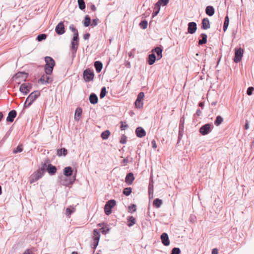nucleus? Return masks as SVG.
<instances>
[{
	"label": "nucleus",
	"instance_id": "21",
	"mask_svg": "<svg viewBox=\"0 0 254 254\" xmlns=\"http://www.w3.org/2000/svg\"><path fill=\"white\" fill-rule=\"evenodd\" d=\"M134 180V177L133 173L129 172L127 174L126 177L125 178V182L128 185H131L133 181Z\"/></svg>",
	"mask_w": 254,
	"mask_h": 254
},
{
	"label": "nucleus",
	"instance_id": "63",
	"mask_svg": "<svg viewBox=\"0 0 254 254\" xmlns=\"http://www.w3.org/2000/svg\"><path fill=\"white\" fill-rule=\"evenodd\" d=\"M201 114V112L200 111V109H197L196 110V115L197 116H199Z\"/></svg>",
	"mask_w": 254,
	"mask_h": 254
},
{
	"label": "nucleus",
	"instance_id": "1",
	"mask_svg": "<svg viewBox=\"0 0 254 254\" xmlns=\"http://www.w3.org/2000/svg\"><path fill=\"white\" fill-rule=\"evenodd\" d=\"M69 29L74 33L73 37L71 42V59L73 61L76 57V52L79 45V35L78 30L74 27L73 24L69 26Z\"/></svg>",
	"mask_w": 254,
	"mask_h": 254
},
{
	"label": "nucleus",
	"instance_id": "32",
	"mask_svg": "<svg viewBox=\"0 0 254 254\" xmlns=\"http://www.w3.org/2000/svg\"><path fill=\"white\" fill-rule=\"evenodd\" d=\"M83 24L85 27H88L91 25V18L88 15L85 16L83 21Z\"/></svg>",
	"mask_w": 254,
	"mask_h": 254
},
{
	"label": "nucleus",
	"instance_id": "56",
	"mask_svg": "<svg viewBox=\"0 0 254 254\" xmlns=\"http://www.w3.org/2000/svg\"><path fill=\"white\" fill-rule=\"evenodd\" d=\"M151 12V10L149 8L146 11L145 13L143 14V17H146L149 16V15L150 14Z\"/></svg>",
	"mask_w": 254,
	"mask_h": 254
},
{
	"label": "nucleus",
	"instance_id": "48",
	"mask_svg": "<svg viewBox=\"0 0 254 254\" xmlns=\"http://www.w3.org/2000/svg\"><path fill=\"white\" fill-rule=\"evenodd\" d=\"M169 0H159L157 2L162 6H165L169 3Z\"/></svg>",
	"mask_w": 254,
	"mask_h": 254
},
{
	"label": "nucleus",
	"instance_id": "27",
	"mask_svg": "<svg viewBox=\"0 0 254 254\" xmlns=\"http://www.w3.org/2000/svg\"><path fill=\"white\" fill-rule=\"evenodd\" d=\"M205 13L209 16H213L215 13V9L213 6L208 5L206 7Z\"/></svg>",
	"mask_w": 254,
	"mask_h": 254
},
{
	"label": "nucleus",
	"instance_id": "59",
	"mask_svg": "<svg viewBox=\"0 0 254 254\" xmlns=\"http://www.w3.org/2000/svg\"><path fill=\"white\" fill-rule=\"evenodd\" d=\"M128 157L124 159L122 161V163H123L124 166H126L127 164V163H128Z\"/></svg>",
	"mask_w": 254,
	"mask_h": 254
},
{
	"label": "nucleus",
	"instance_id": "41",
	"mask_svg": "<svg viewBox=\"0 0 254 254\" xmlns=\"http://www.w3.org/2000/svg\"><path fill=\"white\" fill-rule=\"evenodd\" d=\"M139 25L142 29H145L147 27L148 22L146 20H141L139 23Z\"/></svg>",
	"mask_w": 254,
	"mask_h": 254
},
{
	"label": "nucleus",
	"instance_id": "39",
	"mask_svg": "<svg viewBox=\"0 0 254 254\" xmlns=\"http://www.w3.org/2000/svg\"><path fill=\"white\" fill-rule=\"evenodd\" d=\"M110 231V228H109L108 225H106L105 226L101 227L99 229V231L101 232L103 234L106 235Z\"/></svg>",
	"mask_w": 254,
	"mask_h": 254
},
{
	"label": "nucleus",
	"instance_id": "57",
	"mask_svg": "<svg viewBox=\"0 0 254 254\" xmlns=\"http://www.w3.org/2000/svg\"><path fill=\"white\" fill-rule=\"evenodd\" d=\"M90 36V34L89 33H87L83 35V39L84 40H88Z\"/></svg>",
	"mask_w": 254,
	"mask_h": 254
},
{
	"label": "nucleus",
	"instance_id": "15",
	"mask_svg": "<svg viewBox=\"0 0 254 254\" xmlns=\"http://www.w3.org/2000/svg\"><path fill=\"white\" fill-rule=\"evenodd\" d=\"M55 31L58 35H62L65 33V28L63 21L60 22L56 26Z\"/></svg>",
	"mask_w": 254,
	"mask_h": 254
},
{
	"label": "nucleus",
	"instance_id": "6",
	"mask_svg": "<svg viewBox=\"0 0 254 254\" xmlns=\"http://www.w3.org/2000/svg\"><path fill=\"white\" fill-rule=\"evenodd\" d=\"M77 173V170H75V174L72 177H63L61 179L60 183L61 184L64 186H69L73 184L74 181L76 180V175Z\"/></svg>",
	"mask_w": 254,
	"mask_h": 254
},
{
	"label": "nucleus",
	"instance_id": "31",
	"mask_svg": "<svg viewBox=\"0 0 254 254\" xmlns=\"http://www.w3.org/2000/svg\"><path fill=\"white\" fill-rule=\"evenodd\" d=\"M127 221L128 227H131L135 224V219L132 216H128Z\"/></svg>",
	"mask_w": 254,
	"mask_h": 254
},
{
	"label": "nucleus",
	"instance_id": "38",
	"mask_svg": "<svg viewBox=\"0 0 254 254\" xmlns=\"http://www.w3.org/2000/svg\"><path fill=\"white\" fill-rule=\"evenodd\" d=\"M77 2L79 8L81 10H84L86 7L84 0H77Z\"/></svg>",
	"mask_w": 254,
	"mask_h": 254
},
{
	"label": "nucleus",
	"instance_id": "45",
	"mask_svg": "<svg viewBox=\"0 0 254 254\" xmlns=\"http://www.w3.org/2000/svg\"><path fill=\"white\" fill-rule=\"evenodd\" d=\"M23 151V147L22 145H19L16 148H14L13 151V153L16 154L19 152H21Z\"/></svg>",
	"mask_w": 254,
	"mask_h": 254
},
{
	"label": "nucleus",
	"instance_id": "62",
	"mask_svg": "<svg viewBox=\"0 0 254 254\" xmlns=\"http://www.w3.org/2000/svg\"><path fill=\"white\" fill-rule=\"evenodd\" d=\"M245 128L248 129L249 128V122L247 121L245 125Z\"/></svg>",
	"mask_w": 254,
	"mask_h": 254
},
{
	"label": "nucleus",
	"instance_id": "52",
	"mask_svg": "<svg viewBox=\"0 0 254 254\" xmlns=\"http://www.w3.org/2000/svg\"><path fill=\"white\" fill-rule=\"evenodd\" d=\"M121 130H125L128 127V125L126 124V122L121 121Z\"/></svg>",
	"mask_w": 254,
	"mask_h": 254
},
{
	"label": "nucleus",
	"instance_id": "46",
	"mask_svg": "<svg viewBox=\"0 0 254 254\" xmlns=\"http://www.w3.org/2000/svg\"><path fill=\"white\" fill-rule=\"evenodd\" d=\"M128 211L131 212V213H133L135 211H136V206L135 204H131L130 205H129L128 207Z\"/></svg>",
	"mask_w": 254,
	"mask_h": 254
},
{
	"label": "nucleus",
	"instance_id": "49",
	"mask_svg": "<svg viewBox=\"0 0 254 254\" xmlns=\"http://www.w3.org/2000/svg\"><path fill=\"white\" fill-rule=\"evenodd\" d=\"M254 91V88L252 86L249 87L247 90V94L249 96L252 95L253 91Z\"/></svg>",
	"mask_w": 254,
	"mask_h": 254
},
{
	"label": "nucleus",
	"instance_id": "8",
	"mask_svg": "<svg viewBox=\"0 0 254 254\" xmlns=\"http://www.w3.org/2000/svg\"><path fill=\"white\" fill-rule=\"evenodd\" d=\"M28 74L25 72H19L16 73L13 76L17 84H20L21 81H25L28 77Z\"/></svg>",
	"mask_w": 254,
	"mask_h": 254
},
{
	"label": "nucleus",
	"instance_id": "3",
	"mask_svg": "<svg viewBox=\"0 0 254 254\" xmlns=\"http://www.w3.org/2000/svg\"><path fill=\"white\" fill-rule=\"evenodd\" d=\"M42 167L45 173L47 172L51 176L54 175L57 170L56 167L51 164L48 158L46 159L43 163H42Z\"/></svg>",
	"mask_w": 254,
	"mask_h": 254
},
{
	"label": "nucleus",
	"instance_id": "26",
	"mask_svg": "<svg viewBox=\"0 0 254 254\" xmlns=\"http://www.w3.org/2000/svg\"><path fill=\"white\" fill-rule=\"evenodd\" d=\"M89 100L91 104H96L98 103V99L97 95L94 93H92L90 94Z\"/></svg>",
	"mask_w": 254,
	"mask_h": 254
},
{
	"label": "nucleus",
	"instance_id": "22",
	"mask_svg": "<svg viewBox=\"0 0 254 254\" xmlns=\"http://www.w3.org/2000/svg\"><path fill=\"white\" fill-rule=\"evenodd\" d=\"M73 173V170L72 168L70 166L65 167L63 170V174L65 177H72Z\"/></svg>",
	"mask_w": 254,
	"mask_h": 254
},
{
	"label": "nucleus",
	"instance_id": "51",
	"mask_svg": "<svg viewBox=\"0 0 254 254\" xmlns=\"http://www.w3.org/2000/svg\"><path fill=\"white\" fill-rule=\"evenodd\" d=\"M99 20L97 18L92 19V23H91V26L93 27L97 26L99 22Z\"/></svg>",
	"mask_w": 254,
	"mask_h": 254
},
{
	"label": "nucleus",
	"instance_id": "47",
	"mask_svg": "<svg viewBox=\"0 0 254 254\" xmlns=\"http://www.w3.org/2000/svg\"><path fill=\"white\" fill-rule=\"evenodd\" d=\"M181 253V250L179 248H174L171 251V254H180Z\"/></svg>",
	"mask_w": 254,
	"mask_h": 254
},
{
	"label": "nucleus",
	"instance_id": "23",
	"mask_svg": "<svg viewBox=\"0 0 254 254\" xmlns=\"http://www.w3.org/2000/svg\"><path fill=\"white\" fill-rule=\"evenodd\" d=\"M135 133L138 137L142 138L146 135L145 130L140 127H137L135 129Z\"/></svg>",
	"mask_w": 254,
	"mask_h": 254
},
{
	"label": "nucleus",
	"instance_id": "42",
	"mask_svg": "<svg viewBox=\"0 0 254 254\" xmlns=\"http://www.w3.org/2000/svg\"><path fill=\"white\" fill-rule=\"evenodd\" d=\"M153 182L152 179L150 180L149 184L148 186V193L150 195L151 193H153Z\"/></svg>",
	"mask_w": 254,
	"mask_h": 254
},
{
	"label": "nucleus",
	"instance_id": "19",
	"mask_svg": "<svg viewBox=\"0 0 254 254\" xmlns=\"http://www.w3.org/2000/svg\"><path fill=\"white\" fill-rule=\"evenodd\" d=\"M162 243L165 246H168L170 245V240L168 234L166 233H163L160 237Z\"/></svg>",
	"mask_w": 254,
	"mask_h": 254
},
{
	"label": "nucleus",
	"instance_id": "60",
	"mask_svg": "<svg viewBox=\"0 0 254 254\" xmlns=\"http://www.w3.org/2000/svg\"><path fill=\"white\" fill-rule=\"evenodd\" d=\"M90 8L93 11H95L96 10V9H97L95 5L94 4H91Z\"/></svg>",
	"mask_w": 254,
	"mask_h": 254
},
{
	"label": "nucleus",
	"instance_id": "17",
	"mask_svg": "<svg viewBox=\"0 0 254 254\" xmlns=\"http://www.w3.org/2000/svg\"><path fill=\"white\" fill-rule=\"evenodd\" d=\"M197 30V24L195 22H190L188 24V32L190 34H194Z\"/></svg>",
	"mask_w": 254,
	"mask_h": 254
},
{
	"label": "nucleus",
	"instance_id": "55",
	"mask_svg": "<svg viewBox=\"0 0 254 254\" xmlns=\"http://www.w3.org/2000/svg\"><path fill=\"white\" fill-rule=\"evenodd\" d=\"M73 212V211L69 207L66 209L65 214L66 216H69Z\"/></svg>",
	"mask_w": 254,
	"mask_h": 254
},
{
	"label": "nucleus",
	"instance_id": "61",
	"mask_svg": "<svg viewBox=\"0 0 254 254\" xmlns=\"http://www.w3.org/2000/svg\"><path fill=\"white\" fill-rule=\"evenodd\" d=\"M212 254H218V251L217 249L215 248L212 250Z\"/></svg>",
	"mask_w": 254,
	"mask_h": 254
},
{
	"label": "nucleus",
	"instance_id": "4",
	"mask_svg": "<svg viewBox=\"0 0 254 254\" xmlns=\"http://www.w3.org/2000/svg\"><path fill=\"white\" fill-rule=\"evenodd\" d=\"M45 174V172L41 167L35 172L30 177V183H34L40 179Z\"/></svg>",
	"mask_w": 254,
	"mask_h": 254
},
{
	"label": "nucleus",
	"instance_id": "33",
	"mask_svg": "<svg viewBox=\"0 0 254 254\" xmlns=\"http://www.w3.org/2000/svg\"><path fill=\"white\" fill-rule=\"evenodd\" d=\"M163 203V201L159 198H155L153 201V206L156 208H159Z\"/></svg>",
	"mask_w": 254,
	"mask_h": 254
},
{
	"label": "nucleus",
	"instance_id": "44",
	"mask_svg": "<svg viewBox=\"0 0 254 254\" xmlns=\"http://www.w3.org/2000/svg\"><path fill=\"white\" fill-rule=\"evenodd\" d=\"M47 35L45 34H40L37 36L36 39L38 41L41 42L44 40H45L47 38Z\"/></svg>",
	"mask_w": 254,
	"mask_h": 254
},
{
	"label": "nucleus",
	"instance_id": "2",
	"mask_svg": "<svg viewBox=\"0 0 254 254\" xmlns=\"http://www.w3.org/2000/svg\"><path fill=\"white\" fill-rule=\"evenodd\" d=\"M46 64L44 66V70L46 74L51 75L55 65L54 60L51 57L46 56L45 57Z\"/></svg>",
	"mask_w": 254,
	"mask_h": 254
},
{
	"label": "nucleus",
	"instance_id": "35",
	"mask_svg": "<svg viewBox=\"0 0 254 254\" xmlns=\"http://www.w3.org/2000/svg\"><path fill=\"white\" fill-rule=\"evenodd\" d=\"M229 17L228 15H226L225 17V20H224V24H223V30L224 32H225L227 28H228V27L229 26Z\"/></svg>",
	"mask_w": 254,
	"mask_h": 254
},
{
	"label": "nucleus",
	"instance_id": "43",
	"mask_svg": "<svg viewBox=\"0 0 254 254\" xmlns=\"http://www.w3.org/2000/svg\"><path fill=\"white\" fill-rule=\"evenodd\" d=\"M107 91L106 87L104 86L101 88V92L100 93V98L101 99L103 98L106 95Z\"/></svg>",
	"mask_w": 254,
	"mask_h": 254
},
{
	"label": "nucleus",
	"instance_id": "24",
	"mask_svg": "<svg viewBox=\"0 0 254 254\" xmlns=\"http://www.w3.org/2000/svg\"><path fill=\"white\" fill-rule=\"evenodd\" d=\"M210 27V24L208 18H204L202 20L201 28L203 30H207Z\"/></svg>",
	"mask_w": 254,
	"mask_h": 254
},
{
	"label": "nucleus",
	"instance_id": "54",
	"mask_svg": "<svg viewBox=\"0 0 254 254\" xmlns=\"http://www.w3.org/2000/svg\"><path fill=\"white\" fill-rule=\"evenodd\" d=\"M160 7H161V5L157 2L155 4V6L154 7V10L156 11H158V12H159V11L160 10Z\"/></svg>",
	"mask_w": 254,
	"mask_h": 254
},
{
	"label": "nucleus",
	"instance_id": "7",
	"mask_svg": "<svg viewBox=\"0 0 254 254\" xmlns=\"http://www.w3.org/2000/svg\"><path fill=\"white\" fill-rule=\"evenodd\" d=\"M213 128V125L212 124H206L202 126L199 129V131L202 135H205L209 133Z\"/></svg>",
	"mask_w": 254,
	"mask_h": 254
},
{
	"label": "nucleus",
	"instance_id": "18",
	"mask_svg": "<svg viewBox=\"0 0 254 254\" xmlns=\"http://www.w3.org/2000/svg\"><path fill=\"white\" fill-rule=\"evenodd\" d=\"M163 48L161 46L156 47L151 50L152 53H156L157 55V60L161 59L162 57Z\"/></svg>",
	"mask_w": 254,
	"mask_h": 254
},
{
	"label": "nucleus",
	"instance_id": "13",
	"mask_svg": "<svg viewBox=\"0 0 254 254\" xmlns=\"http://www.w3.org/2000/svg\"><path fill=\"white\" fill-rule=\"evenodd\" d=\"M243 54L244 51L242 48H235L234 62L236 63H238L241 62L243 56Z\"/></svg>",
	"mask_w": 254,
	"mask_h": 254
},
{
	"label": "nucleus",
	"instance_id": "20",
	"mask_svg": "<svg viewBox=\"0 0 254 254\" xmlns=\"http://www.w3.org/2000/svg\"><path fill=\"white\" fill-rule=\"evenodd\" d=\"M17 112L15 110H12L9 112L8 116L6 118L7 122L12 123L13 122L14 118L16 117Z\"/></svg>",
	"mask_w": 254,
	"mask_h": 254
},
{
	"label": "nucleus",
	"instance_id": "40",
	"mask_svg": "<svg viewBox=\"0 0 254 254\" xmlns=\"http://www.w3.org/2000/svg\"><path fill=\"white\" fill-rule=\"evenodd\" d=\"M132 192V189L130 187L126 188L123 190V193L126 196L129 195Z\"/></svg>",
	"mask_w": 254,
	"mask_h": 254
},
{
	"label": "nucleus",
	"instance_id": "37",
	"mask_svg": "<svg viewBox=\"0 0 254 254\" xmlns=\"http://www.w3.org/2000/svg\"><path fill=\"white\" fill-rule=\"evenodd\" d=\"M110 135V131L109 130H106L101 133V136L103 139L105 140L108 138Z\"/></svg>",
	"mask_w": 254,
	"mask_h": 254
},
{
	"label": "nucleus",
	"instance_id": "14",
	"mask_svg": "<svg viewBox=\"0 0 254 254\" xmlns=\"http://www.w3.org/2000/svg\"><path fill=\"white\" fill-rule=\"evenodd\" d=\"M100 238V232L98 231L97 229H94L93 230V248L95 249L97 246L98 245L99 242Z\"/></svg>",
	"mask_w": 254,
	"mask_h": 254
},
{
	"label": "nucleus",
	"instance_id": "28",
	"mask_svg": "<svg viewBox=\"0 0 254 254\" xmlns=\"http://www.w3.org/2000/svg\"><path fill=\"white\" fill-rule=\"evenodd\" d=\"M82 113V110L80 107H77L75 111L74 120L76 121H79V118L81 117Z\"/></svg>",
	"mask_w": 254,
	"mask_h": 254
},
{
	"label": "nucleus",
	"instance_id": "16",
	"mask_svg": "<svg viewBox=\"0 0 254 254\" xmlns=\"http://www.w3.org/2000/svg\"><path fill=\"white\" fill-rule=\"evenodd\" d=\"M53 81V79L48 76L47 74H43L41 76L40 78L38 80V82L45 85L48 83H50Z\"/></svg>",
	"mask_w": 254,
	"mask_h": 254
},
{
	"label": "nucleus",
	"instance_id": "10",
	"mask_svg": "<svg viewBox=\"0 0 254 254\" xmlns=\"http://www.w3.org/2000/svg\"><path fill=\"white\" fill-rule=\"evenodd\" d=\"M40 96V92L38 90L31 93L27 98V101H29L28 106H31L35 100Z\"/></svg>",
	"mask_w": 254,
	"mask_h": 254
},
{
	"label": "nucleus",
	"instance_id": "29",
	"mask_svg": "<svg viewBox=\"0 0 254 254\" xmlns=\"http://www.w3.org/2000/svg\"><path fill=\"white\" fill-rule=\"evenodd\" d=\"M94 65L97 73H99L103 68V64L102 62L99 61L95 62Z\"/></svg>",
	"mask_w": 254,
	"mask_h": 254
},
{
	"label": "nucleus",
	"instance_id": "9",
	"mask_svg": "<svg viewBox=\"0 0 254 254\" xmlns=\"http://www.w3.org/2000/svg\"><path fill=\"white\" fill-rule=\"evenodd\" d=\"M83 77L85 82H90L94 78V71L92 70H90L89 69H86L83 71Z\"/></svg>",
	"mask_w": 254,
	"mask_h": 254
},
{
	"label": "nucleus",
	"instance_id": "58",
	"mask_svg": "<svg viewBox=\"0 0 254 254\" xmlns=\"http://www.w3.org/2000/svg\"><path fill=\"white\" fill-rule=\"evenodd\" d=\"M151 144L153 148L156 149L157 148V144L156 143V141H155V140L153 139L152 140Z\"/></svg>",
	"mask_w": 254,
	"mask_h": 254
},
{
	"label": "nucleus",
	"instance_id": "36",
	"mask_svg": "<svg viewBox=\"0 0 254 254\" xmlns=\"http://www.w3.org/2000/svg\"><path fill=\"white\" fill-rule=\"evenodd\" d=\"M223 122V118L220 116L216 117V119L214 121V124L216 126H219Z\"/></svg>",
	"mask_w": 254,
	"mask_h": 254
},
{
	"label": "nucleus",
	"instance_id": "12",
	"mask_svg": "<svg viewBox=\"0 0 254 254\" xmlns=\"http://www.w3.org/2000/svg\"><path fill=\"white\" fill-rule=\"evenodd\" d=\"M144 97V93L142 92H140L138 95L137 99L134 102V105L137 109H141L143 106V100Z\"/></svg>",
	"mask_w": 254,
	"mask_h": 254
},
{
	"label": "nucleus",
	"instance_id": "30",
	"mask_svg": "<svg viewBox=\"0 0 254 254\" xmlns=\"http://www.w3.org/2000/svg\"><path fill=\"white\" fill-rule=\"evenodd\" d=\"M201 38V39H199L198 42L199 45H202L207 42V36L205 33H201L200 35Z\"/></svg>",
	"mask_w": 254,
	"mask_h": 254
},
{
	"label": "nucleus",
	"instance_id": "34",
	"mask_svg": "<svg viewBox=\"0 0 254 254\" xmlns=\"http://www.w3.org/2000/svg\"><path fill=\"white\" fill-rule=\"evenodd\" d=\"M67 154V151L65 148H62L57 150V155L59 156H65Z\"/></svg>",
	"mask_w": 254,
	"mask_h": 254
},
{
	"label": "nucleus",
	"instance_id": "64",
	"mask_svg": "<svg viewBox=\"0 0 254 254\" xmlns=\"http://www.w3.org/2000/svg\"><path fill=\"white\" fill-rule=\"evenodd\" d=\"M23 254H32L31 252L30 251V250L28 249L26 250Z\"/></svg>",
	"mask_w": 254,
	"mask_h": 254
},
{
	"label": "nucleus",
	"instance_id": "5",
	"mask_svg": "<svg viewBox=\"0 0 254 254\" xmlns=\"http://www.w3.org/2000/svg\"><path fill=\"white\" fill-rule=\"evenodd\" d=\"M116 205V201L115 199H110L106 202L104 206L105 213L109 215L112 213V208Z\"/></svg>",
	"mask_w": 254,
	"mask_h": 254
},
{
	"label": "nucleus",
	"instance_id": "50",
	"mask_svg": "<svg viewBox=\"0 0 254 254\" xmlns=\"http://www.w3.org/2000/svg\"><path fill=\"white\" fill-rule=\"evenodd\" d=\"M183 135V131L181 130V126H180L179 127V134H178V143L182 139Z\"/></svg>",
	"mask_w": 254,
	"mask_h": 254
},
{
	"label": "nucleus",
	"instance_id": "53",
	"mask_svg": "<svg viewBox=\"0 0 254 254\" xmlns=\"http://www.w3.org/2000/svg\"><path fill=\"white\" fill-rule=\"evenodd\" d=\"M120 142L121 144H125L127 142V137L125 135H122Z\"/></svg>",
	"mask_w": 254,
	"mask_h": 254
},
{
	"label": "nucleus",
	"instance_id": "25",
	"mask_svg": "<svg viewBox=\"0 0 254 254\" xmlns=\"http://www.w3.org/2000/svg\"><path fill=\"white\" fill-rule=\"evenodd\" d=\"M156 60H157V59L155 54L151 53L149 54L148 56L147 63L148 64L152 65L155 63Z\"/></svg>",
	"mask_w": 254,
	"mask_h": 254
},
{
	"label": "nucleus",
	"instance_id": "11",
	"mask_svg": "<svg viewBox=\"0 0 254 254\" xmlns=\"http://www.w3.org/2000/svg\"><path fill=\"white\" fill-rule=\"evenodd\" d=\"M32 85L29 83H24L21 84L19 91L23 95H27L32 89Z\"/></svg>",
	"mask_w": 254,
	"mask_h": 254
}]
</instances>
